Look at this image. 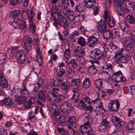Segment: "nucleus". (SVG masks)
<instances>
[{
    "label": "nucleus",
    "mask_w": 135,
    "mask_h": 135,
    "mask_svg": "<svg viewBox=\"0 0 135 135\" xmlns=\"http://www.w3.org/2000/svg\"><path fill=\"white\" fill-rule=\"evenodd\" d=\"M68 64L69 66V68L68 71V73L69 75V77L70 78V75L71 76V78L79 69L80 72L83 73L86 69V67L84 65H81L79 68L78 66V64L75 59L71 60Z\"/></svg>",
    "instance_id": "1"
},
{
    "label": "nucleus",
    "mask_w": 135,
    "mask_h": 135,
    "mask_svg": "<svg viewBox=\"0 0 135 135\" xmlns=\"http://www.w3.org/2000/svg\"><path fill=\"white\" fill-rule=\"evenodd\" d=\"M27 12L26 14L29 23V30L32 33H33L35 32V26L33 23V17L35 16V12L33 11L32 7H31L30 9L26 11Z\"/></svg>",
    "instance_id": "2"
},
{
    "label": "nucleus",
    "mask_w": 135,
    "mask_h": 135,
    "mask_svg": "<svg viewBox=\"0 0 135 135\" xmlns=\"http://www.w3.org/2000/svg\"><path fill=\"white\" fill-rule=\"evenodd\" d=\"M113 4L115 11L118 12H122L123 14L129 11V10L122 5L123 2L121 0H114Z\"/></svg>",
    "instance_id": "3"
},
{
    "label": "nucleus",
    "mask_w": 135,
    "mask_h": 135,
    "mask_svg": "<svg viewBox=\"0 0 135 135\" xmlns=\"http://www.w3.org/2000/svg\"><path fill=\"white\" fill-rule=\"evenodd\" d=\"M93 120V119L90 115H88L85 117L84 120V124L83 126H80L79 133H80L83 132L81 131H83V129L85 131L92 129L91 126Z\"/></svg>",
    "instance_id": "4"
},
{
    "label": "nucleus",
    "mask_w": 135,
    "mask_h": 135,
    "mask_svg": "<svg viewBox=\"0 0 135 135\" xmlns=\"http://www.w3.org/2000/svg\"><path fill=\"white\" fill-rule=\"evenodd\" d=\"M103 55V51L98 49H96L90 51L89 57L91 59L98 60L101 58Z\"/></svg>",
    "instance_id": "5"
},
{
    "label": "nucleus",
    "mask_w": 135,
    "mask_h": 135,
    "mask_svg": "<svg viewBox=\"0 0 135 135\" xmlns=\"http://www.w3.org/2000/svg\"><path fill=\"white\" fill-rule=\"evenodd\" d=\"M117 53L112 58V59L115 62L120 61L121 63H124L127 62L130 59V55L128 54L125 55L123 56L119 55Z\"/></svg>",
    "instance_id": "6"
},
{
    "label": "nucleus",
    "mask_w": 135,
    "mask_h": 135,
    "mask_svg": "<svg viewBox=\"0 0 135 135\" xmlns=\"http://www.w3.org/2000/svg\"><path fill=\"white\" fill-rule=\"evenodd\" d=\"M119 106V103L118 99L111 101L108 104L109 109L111 111L116 112L118 111Z\"/></svg>",
    "instance_id": "7"
},
{
    "label": "nucleus",
    "mask_w": 135,
    "mask_h": 135,
    "mask_svg": "<svg viewBox=\"0 0 135 135\" xmlns=\"http://www.w3.org/2000/svg\"><path fill=\"white\" fill-rule=\"evenodd\" d=\"M113 80L115 82H120L125 81L126 79L122 75V73L120 71H119L113 74Z\"/></svg>",
    "instance_id": "8"
},
{
    "label": "nucleus",
    "mask_w": 135,
    "mask_h": 135,
    "mask_svg": "<svg viewBox=\"0 0 135 135\" xmlns=\"http://www.w3.org/2000/svg\"><path fill=\"white\" fill-rule=\"evenodd\" d=\"M32 41V39L30 36H24L23 42L27 52L31 49Z\"/></svg>",
    "instance_id": "9"
},
{
    "label": "nucleus",
    "mask_w": 135,
    "mask_h": 135,
    "mask_svg": "<svg viewBox=\"0 0 135 135\" xmlns=\"http://www.w3.org/2000/svg\"><path fill=\"white\" fill-rule=\"evenodd\" d=\"M73 108L71 104L68 101L64 102L60 106L61 112L64 114H66L68 113V110Z\"/></svg>",
    "instance_id": "10"
},
{
    "label": "nucleus",
    "mask_w": 135,
    "mask_h": 135,
    "mask_svg": "<svg viewBox=\"0 0 135 135\" xmlns=\"http://www.w3.org/2000/svg\"><path fill=\"white\" fill-rule=\"evenodd\" d=\"M111 121L115 126L120 127L124 124V121L119 118L113 115L111 118Z\"/></svg>",
    "instance_id": "11"
},
{
    "label": "nucleus",
    "mask_w": 135,
    "mask_h": 135,
    "mask_svg": "<svg viewBox=\"0 0 135 135\" xmlns=\"http://www.w3.org/2000/svg\"><path fill=\"white\" fill-rule=\"evenodd\" d=\"M80 81L78 78L73 79L71 81V85L73 87L74 92L76 93V91L79 90L80 88Z\"/></svg>",
    "instance_id": "12"
},
{
    "label": "nucleus",
    "mask_w": 135,
    "mask_h": 135,
    "mask_svg": "<svg viewBox=\"0 0 135 135\" xmlns=\"http://www.w3.org/2000/svg\"><path fill=\"white\" fill-rule=\"evenodd\" d=\"M107 25L104 20H101L99 22L97 29L100 33H103L107 30Z\"/></svg>",
    "instance_id": "13"
},
{
    "label": "nucleus",
    "mask_w": 135,
    "mask_h": 135,
    "mask_svg": "<svg viewBox=\"0 0 135 135\" xmlns=\"http://www.w3.org/2000/svg\"><path fill=\"white\" fill-rule=\"evenodd\" d=\"M98 42L97 38L94 36H92L88 37L87 44L90 47H93L96 45Z\"/></svg>",
    "instance_id": "14"
},
{
    "label": "nucleus",
    "mask_w": 135,
    "mask_h": 135,
    "mask_svg": "<svg viewBox=\"0 0 135 135\" xmlns=\"http://www.w3.org/2000/svg\"><path fill=\"white\" fill-rule=\"evenodd\" d=\"M81 98V106L83 107H85L88 104H90L91 99L88 96L85 95H83Z\"/></svg>",
    "instance_id": "15"
},
{
    "label": "nucleus",
    "mask_w": 135,
    "mask_h": 135,
    "mask_svg": "<svg viewBox=\"0 0 135 135\" xmlns=\"http://www.w3.org/2000/svg\"><path fill=\"white\" fill-rule=\"evenodd\" d=\"M50 99L49 101L51 103H55L56 102L59 103L62 100V98L64 97L62 94H58L56 97H53L52 95H50Z\"/></svg>",
    "instance_id": "16"
},
{
    "label": "nucleus",
    "mask_w": 135,
    "mask_h": 135,
    "mask_svg": "<svg viewBox=\"0 0 135 135\" xmlns=\"http://www.w3.org/2000/svg\"><path fill=\"white\" fill-rule=\"evenodd\" d=\"M59 25L61 26H62L64 28H66L68 27L69 23L66 18L62 16H60V18L58 20Z\"/></svg>",
    "instance_id": "17"
},
{
    "label": "nucleus",
    "mask_w": 135,
    "mask_h": 135,
    "mask_svg": "<svg viewBox=\"0 0 135 135\" xmlns=\"http://www.w3.org/2000/svg\"><path fill=\"white\" fill-rule=\"evenodd\" d=\"M17 91L18 92V93L20 94L24 95H28L29 93V91L27 90V87L25 84L22 85V88H17V90H15V91L16 92Z\"/></svg>",
    "instance_id": "18"
},
{
    "label": "nucleus",
    "mask_w": 135,
    "mask_h": 135,
    "mask_svg": "<svg viewBox=\"0 0 135 135\" xmlns=\"http://www.w3.org/2000/svg\"><path fill=\"white\" fill-rule=\"evenodd\" d=\"M82 47L78 46L77 48L75 49L74 52L76 56L79 57L83 56L85 54V52L84 49Z\"/></svg>",
    "instance_id": "19"
},
{
    "label": "nucleus",
    "mask_w": 135,
    "mask_h": 135,
    "mask_svg": "<svg viewBox=\"0 0 135 135\" xmlns=\"http://www.w3.org/2000/svg\"><path fill=\"white\" fill-rule=\"evenodd\" d=\"M0 84L3 88H6L8 86L7 80L2 73L0 74Z\"/></svg>",
    "instance_id": "20"
},
{
    "label": "nucleus",
    "mask_w": 135,
    "mask_h": 135,
    "mask_svg": "<svg viewBox=\"0 0 135 135\" xmlns=\"http://www.w3.org/2000/svg\"><path fill=\"white\" fill-rule=\"evenodd\" d=\"M110 127L109 122L107 121L106 118L103 119L102 122V125L100 127V130H103V131Z\"/></svg>",
    "instance_id": "21"
},
{
    "label": "nucleus",
    "mask_w": 135,
    "mask_h": 135,
    "mask_svg": "<svg viewBox=\"0 0 135 135\" xmlns=\"http://www.w3.org/2000/svg\"><path fill=\"white\" fill-rule=\"evenodd\" d=\"M59 89L58 88H54L52 89V91L49 92L48 93L47 95V98L49 100L50 99V97L51 94L53 97L57 96L58 94H60L59 93Z\"/></svg>",
    "instance_id": "22"
},
{
    "label": "nucleus",
    "mask_w": 135,
    "mask_h": 135,
    "mask_svg": "<svg viewBox=\"0 0 135 135\" xmlns=\"http://www.w3.org/2000/svg\"><path fill=\"white\" fill-rule=\"evenodd\" d=\"M84 3L86 7L88 8H91L95 6V0H85Z\"/></svg>",
    "instance_id": "23"
},
{
    "label": "nucleus",
    "mask_w": 135,
    "mask_h": 135,
    "mask_svg": "<svg viewBox=\"0 0 135 135\" xmlns=\"http://www.w3.org/2000/svg\"><path fill=\"white\" fill-rule=\"evenodd\" d=\"M57 121V126H62L65 122L66 120V118L64 116H58L55 117Z\"/></svg>",
    "instance_id": "24"
},
{
    "label": "nucleus",
    "mask_w": 135,
    "mask_h": 135,
    "mask_svg": "<svg viewBox=\"0 0 135 135\" xmlns=\"http://www.w3.org/2000/svg\"><path fill=\"white\" fill-rule=\"evenodd\" d=\"M94 83L95 85V90L98 91L102 88L103 80L101 79L96 80L94 81Z\"/></svg>",
    "instance_id": "25"
},
{
    "label": "nucleus",
    "mask_w": 135,
    "mask_h": 135,
    "mask_svg": "<svg viewBox=\"0 0 135 135\" xmlns=\"http://www.w3.org/2000/svg\"><path fill=\"white\" fill-rule=\"evenodd\" d=\"M119 24L120 28L124 32H127L129 30V28L128 27V25H127L125 21H120L119 22Z\"/></svg>",
    "instance_id": "26"
},
{
    "label": "nucleus",
    "mask_w": 135,
    "mask_h": 135,
    "mask_svg": "<svg viewBox=\"0 0 135 135\" xmlns=\"http://www.w3.org/2000/svg\"><path fill=\"white\" fill-rule=\"evenodd\" d=\"M70 85V82L68 80L62 83L60 86L61 89L65 91H68L69 90Z\"/></svg>",
    "instance_id": "27"
},
{
    "label": "nucleus",
    "mask_w": 135,
    "mask_h": 135,
    "mask_svg": "<svg viewBox=\"0 0 135 135\" xmlns=\"http://www.w3.org/2000/svg\"><path fill=\"white\" fill-rule=\"evenodd\" d=\"M20 14V11L19 10H14L10 12V17L12 19L14 20L18 18Z\"/></svg>",
    "instance_id": "28"
},
{
    "label": "nucleus",
    "mask_w": 135,
    "mask_h": 135,
    "mask_svg": "<svg viewBox=\"0 0 135 135\" xmlns=\"http://www.w3.org/2000/svg\"><path fill=\"white\" fill-rule=\"evenodd\" d=\"M103 35L104 38L106 40H108L112 37L113 38V33L109 30H106L103 33Z\"/></svg>",
    "instance_id": "29"
},
{
    "label": "nucleus",
    "mask_w": 135,
    "mask_h": 135,
    "mask_svg": "<svg viewBox=\"0 0 135 135\" xmlns=\"http://www.w3.org/2000/svg\"><path fill=\"white\" fill-rule=\"evenodd\" d=\"M35 103V99L32 97H30L28 100L25 105V108L26 109H29Z\"/></svg>",
    "instance_id": "30"
},
{
    "label": "nucleus",
    "mask_w": 135,
    "mask_h": 135,
    "mask_svg": "<svg viewBox=\"0 0 135 135\" xmlns=\"http://www.w3.org/2000/svg\"><path fill=\"white\" fill-rule=\"evenodd\" d=\"M88 69V73L91 75L95 74L97 72V69L96 68L95 65L93 64L89 66Z\"/></svg>",
    "instance_id": "31"
},
{
    "label": "nucleus",
    "mask_w": 135,
    "mask_h": 135,
    "mask_svg": "<svg viewBox=\"0 0 135 135\" xmlns=\"http://www.w3.org/2000/svg\"><path fill=\"white\" fill-rule=\"evenodd\" d=\"M113 65V63L112 61L110 60L108 61L103 66V69L106 70V71H109L111 70Z\"/></svg>",
    "instance_id": "32"
},
{
    "label": "nucleus",
    "mask_w": 135,
    "mask_h": 135,
    "mask_svg": "<svg viewBox=\"0 0 135 135\" xmlns=\"http://www.w3.org/2000/svg\"><path fill=\"white\" fill-rule=\"evenodd\" d=\"M125 20L129 24L135 25V18L133 16L129 15H127L125 18Z\"/></svg>",
    "instance_id": "33"
},
{
    "label": "nucleus",
    "mask_w": 135,
    "mask_h": 135,
    "mask_svg": "<svg viewBox=\"0 0 135 135\" xmlns=\"http://www.w3.org/2000/svg\"><path fill=\"white\" fill-rule=\"evenodd\" d=\"M63 82V80L61 78H57L53 81V85H51V86H54L55 87L59 86Z\"/></svg>",
    "instance_id": "34"
},
{
    "label": "nucleus",
    "mask_w": 135,
    "mask_h": 135,
    "mask_svg": "<svg viewBox=\"0 0 135 135\" xmlns=\"http://www.w3.org/2000/svg\"><path fill=\"white\" fill-rule=\"evenodd\" d=\"M65 11H66V12H68L67 13H68V16L67 17L69 20L73 21L75 20V18L77 17L74 16L73 12L72 11L68 9L66 10Z\"/></svg>",
    "instance_id": "35"
},
{
    "label": "nucleus",
    "mask_w": 135,
    "mask_h": 135,
    "mask_svg": "<svg viewBox=\"0 0 135 135\" xmlns=\"http://www.w3.org/2000/svg\"><path fill=\"white\" fill-rule=\"evenodd\" d=\"M36 55L37 57L39 56V58L38 59V61L40 63L39 65L40 66L43 62V59L42 58L41 54L40 51V48H38L36 49Z\"/></svg>",
    "instance_id": "36"
},
{
    "label": "nucleus",
    "mask_w": 135,
    "mask_h": 135,
    "mask_svg": "<svg viewBox=\"0 0 135 135\" xmlns=\"http://www.w3.org/2000/svg\"><path fill=\"white\" fill-rule=\"evenodd\" d=\"M90 83L89 79L88 78H85L83 81L82 86L84 88H87L90 86Z\"/></svg>",
    "instance_id": "37"
},
{
    "label": "nucleus",
    "mask_w": 135,
    "mask_h": 135,
    "mask_svg": "<svg viewBox=\"0 0 135 135\" xmlns=\"http://www.w3.org/2000/svg\"><path fill=\"white\" fill-rule=\"evenodd\" d=\"M77 39H78L77 43L80 45V46L84 47L86 45V42L84 37L80 36L79 38H77Z\"/></svg>",
    "instance_id": "38"
},
{
    "label": "nucleus",
    "mask_w": 135,
    "mask_h": 135,
    "mask_svg": "<svg viewBox=\"0 0 135 135\" xmlns=\"http://www.w3.org/2000/svg\"><path fill=\"white\" fill-rule=\"evenodd\" d=\"M26 99V97L25 96H18L17 97L16 101L18 102V104H21L25 102Z\"/></svg>",
    "instance_id": "39"
},
{
    "label": "nucleus",
    "mask_w": 135,
    "mask_h": 135,
    "mask_svg": "<svg viewBox=\"0 0 135 135\" xmlns=\"http://www.w3.org/2000/svg\"><path fill=\"white\" fill-rule=\"evenodd\" d=\"M3 104L6 105L9 107H11L13 104L12 100L10 98H5L3 100Z\"/></svg>",
    "instance_id": "40"
},
{
    "label": "nucleus",
    "mask_w": 135,
    "mask_h": 135,
    "mask_svg": "<svg viewBox=\"0 0 135 135\" xmlns=\"http://www.w3.org/2000/svg\"><path fill=\"white\" fill-rule=\"evenodd\" d=\"M38 98L42 100L44 103L45 101V95L44 92L41 90L38 93Z\"/></svg>",
    "instance_id": "41"
},
{
    "label": "nucleus",
    "mask_w": 135,
    "mask_h": 135,
    "mask_svg": "<svg viewBox=\"0 0 135 135\" xmlns=\"http://www.w3.org/2000/svg\"><path fill=\"white\" fill-rule=\"evenodd\" d=\"M82 131L83 132L79 133L81 135H83L84 133L87 134V135H97L95 133V132L92 130V129H89L88 130L85 131L83 129Z\"/></svg>",
    "instance_id": "42"
},
{
    "label": "nucleus",
    "mask_w": 135,
    "mask_h": 135,
    "mask_svg": "<svg viewBox=\"0 0 135 135\" xmlns=\"http://www.w3.org/2000/svg\"><path fill=\"white\" fill-rule=\"evenodd\" d=\"M62 15H60L58 12H51V15L54 21H56L60 18V16Z\"/></svg>",
    "instance_id": "43"
},
{
    "label": "nucleus",
    "mask_w": 135,
    "mask_h": 135,
    "mask_svg": "<svg viewBox=\"0 0 135 135\" xmlns=\"http://www.w3.org/2000/svg\"><path fill=\"white\" fill-rule=\"evenodd\" d=\"M108 26L109 27H114L115 24V20L113 17H110L108 20Z\"/></svg>",
    "instance_id": "44"
},
{
    "label": "nucleus",
    "mask_w": 135,
    "mask_h": 135,
    "mask_svg": "<svg viewBox=\"0 0 135 135\" xmlns=\"http://www.w3.org/2000/svg\"><path fill=\"white\" fill-rule=\"evenodd\" d=\"M58 76L61 77L65 73V69L62 68H60L59 69H57L56 70Z\"/></svg>",
    "instance_id": "45"
},
{
    "label": "nucleus",
    "mask_w": 135,
    "mask_h": 135,
    "mask_svg": "<svg viewBox=\"0 0 135 135\" xmlns=\"http://www.w3.org/2000/svg\"><path fill=\"white\" fill-rule=\"evenodd\" d=\"M124 46L125 49L127 51H131V49L133 48V45L129 42H126L124 44Z\"/></svg>",
    "instance_id": "46"
},
{
    "label": "nucleus",
    "mask_w": 135,
    "mask_h": 135,
    "mask_svg": "<svg viewBox=\"0 0 135 135\" xmlns=\"http://www.w3.org/2000/svg\"><path fill=\"white\" fill-rule=\"evenodd\" d=\"M75 11L76 12L81 13L84 9V6L82 5H78L75 7Z\"/></svg>",
    "instance_id": "47"
},
{
    "label": "nucleus",
    "mask_w": 135,
    "mask_h": 135,
    "mask_svg": "<svg viewBox=\"0 0 135 135\" xmlns=\"http://www.w3.org/2000/svg\"><path fill=\"white\" fill-rule=\"evenodd\" d=\"M120 32L121 31L119 28H118L116 29L113 33V38L121 37V36L120 35Z\"/></svg>",
    "instance_id": "48"
},
{
    "label": "nucleus",
    "mask_w": 135,
    "mask_h": 135,
    "mask_svg": "<svg viewBox=\"0 0 135 135\" xmlns=\"http://www.w3.org/2000/svg\"><path fill=\"white\" fill-rule=\"evenodd\" d=\"M127 110V116L128 117H132L135 114V111H133L132 108H129L126 110Z\"/></svg>",
    "instance_id": "49"
},
{
    "label": "nucleus",
    "mask_w": 135,
    "mask_h": 135,
    "mask_svg": "<svg viewBox=\"0 0 135 135\" xmlns=\"http://www.w3.org/2000/svg\"><path fill=\"white\" fill-rule=\"evenodd\" d=\"M25 55L24 52L22 50H18L16 52L15 56L17 59Z\"/></svg>",
    "instance_id": "50"
},
{
    "label": "nucleus",
    "mask_w": 135,
    "mask_h": 135,
    "mask_svg": "<svg viewBox=\"0 0 135 135\" xmlns=\"http://www.w3.org/2000/svg\"><path fill=\"white\" fill-rule=\"evenodd\" d=\"M26 56L25 55L17 58V59L19 63L22 64L25 63L26 61Z\"/></svg>",
    "instance_id": "51"
},
{
    "label": "nucleus",
    "mask_w": 135,
    "mask_h": 135,
    "mask_svg": "<svg viewBox=\"0 0 135 135\" xmlns=\"http://www.w3.org/2000/svg\"><path fill=\"white\" fill-rule=\"evenodd\" d=\"M65 8H63L61 6H59V11H58V13H59L60 14H63V15H65L67 14L68 12H66V11L65 10Z\"/></svg>",
    "instance_id": "52"
},
{
    "label": "nucleus",
    "mask_w": 135,
    "mask_h": 135,
    "mask_svg": "<svg viewBox=\"0 0 135 135\" xmlns=\"http://www.w3.org/2000/svg\"><path fill=\"white\" fill-rule=\"evenodd\" d=\"M64 56L66 59H68L69 58L71 55L69 49H66L64 53Z\"/></svg>",
    "instance_id": "53"
},
{
    "label": "nucleus",
    "mask_w": 135,
    "mask_h": 135,
    "mask_svg": "<svg viewBox=\"0 0 135 135\" xmlns=\"http://www.w3.org/2000/svg\"><path fill=\"white\" fill-rule=\"evenodd\" d=\"M76 121V119L74 117H71L68 118V122L70 124L73 125V123H75Z\"/></svg>",
    "instance_id": "54"
},
{
    "label": "nucleus",
    "mask_w": 135,
    "mask_h": 135,
    "mask_svg": "<svg viewBox=\"0 0 135 135\" xmlns=\"http://www.w3.org/2000/svg\"><path fill=\"white\" fill-rule=\"evenodd\" d=\"M61 4L65 8L69 5V0H60Z\"/></svg>",
    "instance_id": "55"
},
{
    "label": "nucleus",
    "mask_w": 135,
    "mask_h": 135,
    "mask_svg": "<svg viewBox=\"0 0 135 135\" xmlns=\"http://www.w3.org/2000/svg\"><path fill=\"white\" fill-rule=\"evenodd\" d=\"M44 81L45 80L43 79L42 78H40L36 85L39 87H41L42 85H43Z\"/></svg>",
    "instance_id": "56"
},
{
    "label": "nucleus",
    "mask_w": 135,
    "mask_h": 135,
    "mask_svg": "<svg viewBox=\"0 0 135 135\" xmlns=\"http://www.w3.org/2000/svg\"><path fill=\"white\" fill-rule=\"evenodd\" d=\"M26 25L25 23L24 20L22 21L18 25V27L21 29H25L26 28Z\"/></svg>",
    "instance_id": "57"
},
{
    "label": "nucleus",
    "mask_w": 135,
    "mask_h": 135,
    "mask_svg": "<svg viewBox=\"0 0 135 135\" xmlns=\"http://www.w3.org/2000/svg\"><path fill=\"white\" fill-rule=\"evenodd\" d=\"M74 105L75 106L78 107L81 105V99L75 98V99L74 103Z\"/></svg>",
    "instance_id": "58"
},
{
    "label": "nucleus",
    "mask_w": 135,
    "mask_h": 135,
    "mask_svg": "<svg viewBox=\"0 0 135 135\" xmlns=\"http://www.w3.org/2000/svg\"><path fill=\"white\" fill-rule=\"evenodd\" d=\"M36 62L35 61H31L29 64V66L30 69L33 70L35 69V66Z\"/></svg>",
    "instance_id": "59"
},
{
    "label": "nucleus",
    "mask_w": 135,
    "mask_h": 135,
    "mask_svg": "<svg viewBox=\"0 0 135 135\" xmlns=\"http://www.w3.org/2000/svg\"><path fill=\"white\" fill-rule=\"evenodd\" d=\"M59 132L62 135H67L68 132L62 128H59L58 129Z\"/></svg>",
    "instance_id": "60"
},
{
    "label": "nucleus",
    "mask_w": 135,
    "mask_h": 135,
    "mask_svg": "<svg viewBox=\"0 0 135 135\" xmlns=\"http://www.w3.org/2000/svg\"><path fill=\"white\" fill-rule=\"evenodd\" d=\"M83 57H79V59L78 60V61L79 63L81 65H84V64L86 62L85 59Z\"/></svg>",
    "instance_id": "61"
},
{
    "label": "nucleus",
    "mask_w": 135,
    "mask_h": 135,
    "mask_svg": "<svg viewBox=\"0 0 135 135\" xmlns=\"http://www.w3.org/2000/svg\"><path fill=\"white\" fill-rule=\"evenodd\" d=\"M33 43L34 46L35 48L36 49L39 47L37 38L36 37H34L33 38Z\"/></svg>",
    "instance_id": "62"
},
{
    "label": "nucleus",
    "mask_w": 135,
    "mask_h": 135,
    "mask_svg": "<svg viewBox=\"0 0 135 135\" xmlns=\"http://www.w3.org/2000/svg\"><path fill=\"white\" fill-rule=\"evenodd\" d=\"M0 134L1 135H7V131L1 126H0Z\"/></svg>",
    "instance_id": "63"
},
{
    "label": "nucleus",
    "mask_w": 135,
    "mask_h": 135,
    "mask_svg": "<svg viewBox=\"0 0 135 135\" xmlns=\"http://www.w3.org/2000/svg\"><path fill=\"white\" fill-rule=\"evenodd\" d=\"M108 71H107L102 72L99 74V77L101 79H103L105 78V74L106 75L107 74H108Z\"/></svg>",
    "instance_id": "64"
}]
</instances>
